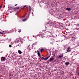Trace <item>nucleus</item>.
I'll return each mask as SVG.
<instances>
[{"label":"nucleus","mask_w":79,"mask_h":79,"mask_svg":"<svg viewBox=\"0 0 79 79\" xmlns=\"http://www.w3.org/2000/svg\"><path fill=\"white\" fill-rule=\"evenodd\" d=\"M53 60H54V58H51L49 59V61H50V62H51V61H53Z\"/></svg>","instance_id":"nucleus-4"},{"label":"nucleus","mask_w":79,"mask_h":79,"mask_svg":"<svg viewBox=\"0 0 79 79\" xmlns=\"http://www.w3.org/2000/svg\"><path fill=\"white\" fill-rule=\"evenodd\" d=\"M63 57V55H59L58 56L59 59H61Z\"/></svg>","instance_id":"nucleus-3"},{"label":"nucleus","mask_w":79,"mask_h":79,"mask_svg":"<svg viewBox=\"0 0 79 79\" xmlns=\"http://www.w3.org/2000/svg\"><path fill=\"white\" fill-rule=\"evenodd\" d=\"M28 17L27 18H29V14H28Z\"/></svg>","instance_id":"nucleus-30"},{"label":"nucleus","mask_w":79,"mask_h":79,"mask_svg":"<svg viewBox=\"0 0 79 79\" xmlns=\"http://www.w3.org/2000/svg\"><path fill=\"white\" fill-rule=\"evenodd\" d=\"M8 34H10V33H11V32L10 31H9V32H8Z\"/></svg>","instance_id":"nucleus-20"},{"label":"nucleus","mask_w":79,"mask_h":79,"mask_svg":"<svg viewBox=\"0 0 79 79\" xmlns=\"http://www.w3.org/2000/svg\"><path fill=\"white\" fill-rule=\"evenodd\" d=\"M45 28H46V29H47V27L46 26H45Z\"/></svg>","instance_id":"nucleus-28"},{"label":"nucleus","mask_w":79,"mask_h":79,"mask_svg":"<svg viewBox=\"0 0 79 79\" xmlns=\"http://www.w3.org/2000/svg\"><path fill=\"white\" fill-rule=\"evenodd\" d=\"M49 24V22H47V23H45V24Z\"/></svg>","instance_id":"nucleus-18"},{"label":"nucleus","mask_w":79,"mask_h":79,"mask_svg":"<svg viewBox=\"0 0 79 79\" xmlns=\"http://www.w3.org/2000/svg\"><path fill=\"white\" fill-rule=\"evenodd\" d=\"M26 14L23 17V18L25 17L26 16Z\"/></svg>","instance_id":"nucleus-24"},{"label":"nucleus","mask_w":79,"mask_h":79,"mask_svg":"<svg viewBox=\"0 0 79 79\" xmlns=\"http://www.w3.org/2000/svg\"><path fill=\"white\" fill-rule=\"evenodd\" d=\"M42 37H44V36H41Z\"/></svg>","instance_id":"nucleus-34"},{"label":"nucleus","mask_w":79,"mask_h":79,"mask_svg":"<svg viewBox=\"0 0 79 79\" xmlns=\"http://www.w3.org/2000/svg\"><path fill=\"white\" fill-rule=\"evenodd\" d=\"M27 6L26 5V6H24L23 7V8H24L25 7H26V6Z\"/></svg>","instance_id":"nucleus-21"},{"label":"nucleus","mask_w":79,"mask_h":79,"mask_svg":"<svg viewBox=\"0 0 79 79\" xmlns=\"http://www.w3.org/2000/svg\"><path fill=\"white\" fill-rule=\"evenodd\" d=\"M29 7H30V8L29 9V11H31V10L32 8H31V7L30 6H29Z\"/></svg>","instance_id":"nucleus-11"},{"label":"nucleus","mask_w":79,"mask_h":79,"mask_svg":"<svg viewBox=\"0 0 79 79\" xmlns=\"http://www.w3.org/2000/svg\"><path fill=\"white\" fill-rule=\"evenodd\" d=\"M26 21V19H24L23 20V21Z\"/></svg>","instance_id":"nucleus-26"},{"label":"nucleus","mask_w":79,"mask_h":79,"mask_svg":"<svg viewBox=\"0 0 79 79\" xmlns=\"http://www.w3.org/2000/svg\"><path fill=\"white\" fill-rule=\"evenodd\" d=\"M66 50L67 52H70L71 51V48H70V47L66 49Z\"/></svg>","instance_id":"nucleus-1"},{"label":"nucleus","mask_w":79,"mask_h":79,"mask_svg":"<svg viewBox=\"0 0 79 79\" xmlns=\"http://www.w3.org/2000/svg\"><path fill=\"white\" fill-rule=\"evenodd\" d=\"M0 34H3V33L2 32L0 31Z\"/></svg>","instance_id":"nucleus-19"},{"label":"nucleus","mask_w":79,"mask_h":79,"mask_svg":"<svg viewBox=\"0 0 79 79\" xmlns=\"http://www.w3.org/2000/svg\"><path fill=\"white\" fill-rule=\"evenodd\" d=\"M9 47H10V48H11V47H12V46H11V44H10L9 45Z\"/></svg>","instance_id":"nucleus-15"},{"label":"nucleus","mask_w":79,"mask_h":79,"mask_svg":"<svg viewBox=\"0 0 79 79\" xmlns=\"http://www.w3.org/2000/svg\"><path fill=\"white\" fill-rule=\"evenodd\" d=\"M46 58V59H47V60H48V58H50V56H48V57H47Z\"/></svg>","instance_id":"nucleus-17"},{"label":"nucleus","mask_w":79,"mask_h":79,"mask_svg":"<svg viewBox=\"0 0 79 79\" xmlns=\"http://www.w3.org/2000/svg\"><path fill=\"white\" fill-rule=\"evenodd\" d=\"M63 63H65V61H63Z\"/></svg>","instance_id":"nucleus-31"},{"label":"nucleus","mask_w":79,"mask_h":79,"mask_svg":"<svg viewBox=\"0 0 79 79\" xmlns=\"http://www.w3.org/2000/svg\"><path fill=\"white\" fill-rule=\"evenodd\" d=\"M19 32H20L21 31L19 30Z\"/></svg>","instance_id":"nucleus-29"},{"label":"nucleus","mask_w":79,"mask_h":79,"mask_svg":"<svg viewBox=\"0 0 79 79\" xmlns=\"http://www.w3.org/2000/svg\"><path fill=\"white\" fill-rule=\"evenodd\" d=\"M16 5H17V4H15V6H16Z\"/></svg>","instance_id":"nucleus-32"},{"label":"nucleus","mask_w":79,"mask_h":79,"mask_svg":"<svg viewBox=\"0 0 79 79\" xmlns=\"http://www.w3.org/2000/svg\"><path fill=\"white\" fill-rule=\"evenodd\" d=\"M33 44V45H34V44Z\"/></svg>","instance_id":"nucleus-35"},{"label":"nucleus","mask_w":79,"mask_h":79,"mask_svg":"<svg viewBox=\"0 0 79 79\" xmlns=\"http://www.w3.org/2000/svg\"><path fill=\"white\" fill-rule=\"evenodd\" d=\"M27 50H28L29 49V46H27Z\"/></svg>","instance_id":"nucleus-16"},{"label":"nucleus","mask_w":79,"mask_h":79,"mask_svg":"<svg viewBox=\"0 0 79 79\" xmlns=\"http://www.w3.org/2000/svg\"><path fill=\"white\" fill-rule=\"evenodd\" d=\"M6 60V58L4 57H2L1 58V61H5Z\"/></svg>","instance_id":"nucleus-2"},{"label":"nucleus","mask_w":79,"mask_h":79,"mask_svg":"<svg viewBox=\"0 0 79 79\" xmlns=\"http://www.w3.org/2000/svg\"><path fill=\"white\" fill-rule=\"evenodd\" d=\"M31 14H32V15H33V12H32Z\"/></svg>","instance_id":"nucleus-33"},{"label":"nucleus","mask_w":79,"mask_h":79,"mask_svg":"<svg viewBox=\"0 0 79 79\" xmlns=\"http://www.w3.org/2000/svg\"><path fill=\"white\" fill-rule=\"evenodd\" d=\"M44 49L43 48H41L40 49V52H42L43 51H44Z\"/></svg>","instance_id":"nucleus-13"},{"label":"nucleus","mask_w":79,"mask_h":79,"mask_svg":"<svg viewBox=\"0 0 79 79\" xmlns=\"http://www.w3.org/2000/svg\"><path fill=\"white\" fill-rule=\"evenodd\" d=\"M19 7L15 8V11H16V10H19Z\"/></svg>","instance_id":"nucleus-6"},{"label":"nucleus","mask_w":79,"mask_h":79,"mask_svg":"<svg viewBox=\"0 0 79 79\" xmlns=\"http://www.w3.org/2000/svg\"><path fill=\"white\" fill-rule=\"evenodd\" d=\"M15 41L18 43V42H19V41L18 40V39H17Z\"/></svg>","instance_id":"nucleus-12"},{"label":"nucleus","mask_w":79,"mask_h":79,"mask_svg":"<svg viewBox=\"0 0 79 79\" xmlns=\"http://www.w3.org/2000/svg\"><path fill=\"white\" fill-rule=\"evenodd\" d=\"M37 53H38V56H40V53L39 52V51H37Z\"/></svg>","instance_id":"nucleus-10"},{"label":"nucleus","mask_w":79,"mask_h":79,"mask_svg":"<svg viewBox=\"0 0 79 79\" xmlns=\"http://www.w3.org/2000/svg\"><path fill=\"white\" fill-rule=\"evenodd\" d=\"M69 64V62L65 63V64L66 66H68Z\"/></svg>","instance_id":"nucleus-5"},{"label":"nucleus","mask_w":79,"mask_h":79,"mask_svg":"<svg viewBox=\"0 0 79 79\" xmlns=\"http://www.w3.org/2000/svg\"><path fill=\"white\" fill-rule=\"evenodd\" d=\"M66 10L68 11H70V10H71V9L69 8H67L66 9Z\"/></svg>","instance_id":"nucleus-8"},{"label":"nucleus","mask_w":79,"mask_h":79,"mask_svg":"<svg viewBox=\"0 0 79 79\" xmlns=\"http://www.w3.org/2000/svg\"><path fill=\"white\" fill-rule=\"evenodd\" d=\"M2 5L0 6V9H1V8H2Z\"/></svg>","instance_id":"nucleus-22"},{"label":"nucleus","mask_w":79,"mask_h":79,"mask_svg":"<svg viewBox=\"0 0 79 79\" xmlns=\"http://www.w3.org/2000/svg\"><path fill=\"white\" fill-rule=\"evenodd\" d=\"M40 58L42 59V60H44V57H40Z\"/></svg>","instance_id":"nucleus-14"},{"label":"nucleus","mask_w":79,"mask_h":79,"mask_svg":"<svg viewBox=\"0 0 79 79\" xmlns=\"http://www.w3.org/2000/svg\"><path fill=\"white\" fill-rule=\"evenodd\" d=\"M50 38H49V39H52V36H50Z\"/></svg>","instance_id":"nucleus-25"},{"label":"nucleus","mask_w":79,"mask_h":79,"mask_svg":"<svg viewBox=\"0 0 79 79\" xmlns=\"http://www.w3.org/2000/svg\"><path fill=\"white\" fill-rule=\"evenodd\" d=\"M47 59L46 58H45L44 59V60H46Z\"/></svg>","instance_id":"nucleus-23"},{"label":"nucleus","mask_w":79,"mask_h":79,"mask_svg":"<svg viewBox=\"0 0 79 79\" xmlns=\"http://www.w3.org/2000/svg\"><path fill=\"white\" fill-rule=\"evenodd\" d=\"M11 9L13 11H16V10H15V8H13V7L11 8Z\"/></svg>","instance_id":"nucleus-7"},{"label":"nucleus","mask_w":79,"mask_h":79,"mask_svg":"<svg viewBox=\"0 0 79 79\" xmlns=\"http://www.w3.org/2000/svg\"><path fill=\"white\" fill-rule=\"evenodd\" d=\"M18 53H19V54H21V53H22V52H21V51L20 50H19L18 51Z\"/></svg>","instance_id":"nucleus-9"},{"label":"nucleus","mask_w":79,"mask_h":79,"mask_svg":"<svg viewBox=\"0 0 79 79\" xmlns=\"http://www.w3.org/2000/svg\"><path fill=\"white\" fill-rule=\"evenodd\" d=\"M18 46H19V47H21V45H19V44H18Z\"/></svg>","instance_id":"nucleus-27"}]
</instances>
